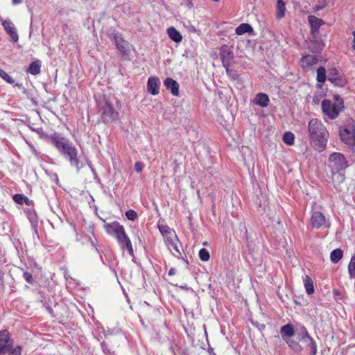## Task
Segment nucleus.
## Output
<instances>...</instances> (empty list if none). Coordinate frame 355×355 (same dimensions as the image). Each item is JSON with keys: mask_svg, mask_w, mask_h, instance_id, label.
I'll return each mask as SVG.
<instances>
[{"mask_svg": "<svg viewBox=\"0 0 355 355\" xmlns=\"http://www.w3.org/2000/svg\"><path fill=\"white\" fill-rule=\"evenodd\" d=\"M144 164L140 162H137L135 164V169L137 173H141L143 171Z\"/></svg>", "mask_w": 355, "mask_h": 355, "instance_id": "obj_41", "label": "nucleus"}, {"mask_svg": "<svg viewBox=\"0 0 355 355\" xmlns=\"http://www.w3.org/2000/svg\"><path fill=\"white\" fill-rule=\"evenodd\" d=\"M328 59L320 55H306L301 58V66L305 69H309L311 67L318 62L325 63Z\"/></svg>", "mask_w": 355, "mask_h": 355, "instance_id": "obj_8", "label": "nucleus"}, {"mask_svg": "<svg viewBox=\"0 0 355 355\" xmlns=\"http://www.w3.org/2000/svg\"><path fill=\"white\" fill-rule=\"evenodd\" d=\"M232 46H222L220 48V57L223 66H230L234 60Z\"/></svg>", "mask_w": 355, "mask_h": 355, "instance_id": "obj_12", "label": "nucleus"}, {"mask_svg": "<svg viewBox=\"0 0 355 355\" xmlns=\"http://www.w3.org/2000/svg\"><path fill=\"white\" fill-rule=\"evenodd\" d=\"M235 33L239 35H241L244 33L252 34L253 33V28L249 24L243 23L236 28Z\"/></svg>", "mask_w": 355, "mask_h": 355, "instance_id": "obj_22", "label": "nucleus"}, {"mask_svg": "<svg viewBox=\"0 0 355 355\" xmlns=\"http://www.w3.org/2000/svg\"><path fill=\"white\" fill-rule=\"evenodd\" d=\"M323 96L324 95L322 92L315 93L313 97V103L315 105H318Z\"/></svg>", "mask_w": 355, "mask_h": 355, "instance_id": "obj_40", "label": "nucleus"}, {"mask_svg": "<svg viewBox=\"0 0 355 355\" xmlns=\"http://www.w3.org/2000/svg\"><path fill=\"white\" fill-rule=\"evenodd\" d=\"M159 230L164 238L166 244L167 245L170 250H174L180 254V252L178 249V239L173 230L171 229L166 225H158Z\"/></svg>", "mask_w": 355, "mask_h": 355, "instance_id": "obj_4", "label": "nucleus"}, {"mask_svg": "<svg viewBox=\"0 0 355 355\" xmlns=\"http://www.w3.org/2000/svg\"><path fill=\"white\" fill-rule=\"evenodd\" d=\"M41 67L42 62L40 60H37L30 64L26 69V72L35 76L38 75L41 71Z\"/></svg>", "mask_w": 355, "mask_h": 355, "instance_id": "obj_20", "label": "nucleus"}, {"mask_svg": "<svg viewBox=\"0 0 355 355\" xmlns=\"http://www.w3.org/2000/svg\"><path fill=\"white\" fill-rule=\"evenodd\" d=\"M286 341L288 343V345L293 349H296L297 347H300V345L297 343L294 342L293 340L287 339Z\"/></svg>", "mask_w": 355, "mask_h": 355, "instance_id": "obj_43", "label": "nucleus"}, {"mask_svg": "<svg viewBox=\"0 0 355 355\" xmlns=\"http://www.w3.org/2000/svg\"><path fill=\"white\" fill-rule=\"evenodd\" d=\"M311 223L313 228L320 229L322 227L329 228L330 223L327 221L324 214L320 211H313L311 216Z\"/></svg>", "mask_w": 355, "mask_h": 355, "instance_id": "obj_9", "label": "nucleus"}, {"mask_svg": "<svg viewBox=\"0 0 355 355\" xmlns=\"http://www.w3.org/2000/svg\"><path fill=\"white\" fill-rule=\"evenodd\" d=\"M165 87L171 92L172 95L175 96H179V84L178 83L171 78H166L164 81Z\"/></svg>", "mask_w": 355, "mask_h": 355, "instance_id": "obj_16", "label": "nucleus"}, {"mask_svg": "<svg viewBox=\"0 0 355 355\" xmlns=\"http://www.w3.org/2000/svg\"><path fill=\"white\" fill-rule=\"evenodd\" d=\"M110 38L115 44H121L123 42L121 34L116 31H113V32L110 34Z\"/></svg>", "mask_w": 355, "mask_h": 355, "instance_id": "obj_31", "label": "nucleus"}, {"mask_svg": "<svg viewBox=\"0 0 355 355\" xmlns=\"http://www.w3.org/2000/svg\"><path fill=\"white\" fill-rule=\"evenodd\" d=\"M352 35L354 36V42L355 43V31H353Z\"/></svg>", "mask_w": 355, "mask_h": 355, "instance_id": "obj_46", "label": "nucleus"}, {"mask_svg": "<svg viewBox=\"0 0 355 355\" xmlns=\"http://www.w3.org/2000/svg\"><path fill=\"white\" fill-rule=\"evenodd\" d=\"M326 69L324 67H320L317 69V81L320 83H324L327 80Z\"/></svg>", "mask_w": 355, "mask_h": 355, "instance_id": "obj_30", "label": "nucleus"}, {"mask_svg": "<svg viewBox=\"0 0 355 355\" xmlns=\"http://www.w3.org/2000/svg\"><path fill=\"white\" fill-rule=\"evenodd\" d=\"M300 340L307 344L310 349V355H315L317 353V345L313 339L310 336L305 327L302 328V334Z\"/></svg>", "mask_w": 355, "mask_h": 355, "instance_id": "obj_13", "label": "nucleus"}, {"mask_svg": "<svg viewBox=\"0 0 355 355\" xmlns=\"http://www.w3.org/2000/svg\"><path fill=\"white\" fill-rule=\"evenodd\" d=\"M116 238L121 245V248L123 250L127 249L128 252L130 255H133V248L132 245V243L128 238V235L126 234L125 232V229L123 228V230L120 232L118 234H116Z\"/></svg>", "mask_w": 355, "mask_h": 355, "instance_id": "obj_11", "label": "nucleus"}, {"mask_svg": "<svg viewBox=\"0 0 355 355\" xmlns=\"http://www.w3.org/2000/svg\"><path fill=\"white\" fill-rule=\"evenodd\" d=\"M22 1H23V0H12V3L13 5H18V4L21 3Z\"/></svg>", "mask_w": 355, "mask_h": 355, "instance_id": "obj_45", "label": "nucleus"}, {"mask_svg": "<svg viewBox=\"0 0 355 355\" xmlns=\"http://www.w3.org/2000/svg\"><path fill=\"white\" fill-rule=\"evenodd\" d=\"M328 80L335 86L343 87L347 84L345 77L340 74V71L336 68L329 69Z\"/></svg>", "mask_w": 355, "mask_h": 355, "instance_id": "obj_10", "label": "nucleus"}, {"mask_svg": "<svg viewBox=\"0 0 355 355\" xmlns=\"http://www.w3.org/2000/svg\"><path fill=\"white\" fill-rule=\"evenodd\" d=\"M167 33L169 37L175 42H180L182 40V35L174 27H170L167 29Z\"/></svg>", "mask_w": 355, "mask_h": 355, "instance_id": "obj_27", "label": "nucleus"}, {"mask_svg": "<svg viewBox=\"0 0 355 355\" xmlns=\"http://www.w3.org/2000/svg\"><path fill=\"white\" fill-rule=\"evenodd\" d=\"M101 347L103 352L106 355H116L114 352L111 351V349L107 347V345L105 342H103L101 343Z\"/></svg>", "mask_w": 355, "mask_h": 355, "instance_id": "obj_38", "label": "nucleus"}, {"mask_svg": "<svg viewBox=\"0 0 355 355\" xmlns=\"http://www.w3.org/2000/svg\"><path fill=\"white\" fill-rule=\"evenodd\" d=\"M198 255H199L200 259L204 262L208 261L210 259L209 252L205 248L200 249L199 251Z\"/></svg>", "mask_w": 355, "mask_h": 355, "instance_id": "obj_34", "label": "nucleus"}, {"mask_svg": "<svg viewBox=\"0 0 355 355\" xmlns=\"http://www.w3.org/2000/svg\"><path fill=\"white\" fill-rule=\"evenodd\" d=\"M329 166L333 175L338 173L344 179L340 172L344 171L347 166V161L344 155L340 153H334L329 157Z\"/></svg>", "mask_w": 355, "mask_h": 355, "instance_id": "obj_6", "label": "nucleus"}, {"mask_svg": "<svg viewBox=\"0 0 355 355\" xmlns=\"http://www.w3.org/2000/svg\"><path fill=\"white\" fill-rule=\"evenodd\" d=\"M308 130L313 148L322 152L327 147L329 132L322 122L318 119H312L308 124Z\"/></svg>", "mask_w": 355, "mask_h": 355, "instance_id": "obj_2", "label": "nucleus"}, {"mask_svg": "<svg viewBox=\"0 0 355 355\" xmlns=\"http://www.w3.org/2000/svg\"><path fill=\"white\" fill-rule=\"evenodd\" d=\"M160 81L157 76H150L147 82V89L152 95H157L159 92Z\"/></svg>", "mask_w": 355, "mask_h": 355, "instance_id": "obj_15", "label": "nucleus"}, {"mask_svg": "<svg viewBox=\"0 0 355 355\" xmlns=\"http://www.w3.org/2000/svg\"><path fill=\"white\" fill-rule=\"evenodd\" d=\"M303 282L306 293L309 295L313 294L315 291V289L312 279L309 275H306L305 277L303 279Z\"/></svg>", "mask_w": 355, "mask_h": 355, "instance_id": "obj_24", "label": "nucleus"}, {"mask_svg": "<svg viewBox=\"0 0 355 355\" xmlns=\"http://www.w3.org/2000/svg\"><path fill=\"white\" fill-rule=\"evenodd\" d=\"M106 232L110 235L116 236L124 228L119 222L114 221L111 223H107L104 225Z\"/></svg>", "mask_w": 355, "mask_h": 355, "instance_id": "obj_17", "label": "nucleus"}, {"mask_svg": "<svg viewBox=\"0 0 355 355\" xmlns=\"http://www.w3.org/2000/svg\"><path fill=\"white\" fill-rule=\"evenodd\" d=\"M125 216L128 220H135L137 218L138 215L135 210L130 209L125 212Z\"/></svg>", "mask_w": 355, "mask_h": 355, "instance_id": "obj_37", "label": "nucleus"}, {"mask_svg": "<svg viewBox=\"0 0 355 355\" xmlns=\"http://www.w3.org/2000/svg\"><path fill=\"white\" fill-rule=\"evenodd\" d=\"M226 69V73L228 76L232 78L233 80H236L239 78V74L236 71L230 69V66H223Z\"/></svg>", "mask_w": 355, "mask_h": 355, "instance_id": "obj_35", "label": "nucleus"}, {"mask_svg": "<svg viewBox=\"0 0 355 355\" xmlns=\"http://www.w3.org/2000/svg\"><path fill=\"white\" fill-rule=\"evenodd\" d=\"M280 332L284 340H286L288 338L292 337L295 334L293 327L290 324L282 326Z\"/></svg>", "mask_w": 355, "mask_h": 355, "instance_id": "obj_19", "label": "nucleus"}, {"mask_svg": "<svg viewBox=\"0 0 355 355\" xmlns=\"http://www.w3.org/2000/svg\"><path fill=\"white\" fill-rule=\"evenodd\" d=\"M2 25L7 34L10 36V42L13 43L17 42L18 41L19 37L13 23L10 20H4L2 22Z\"/></svg>", "mask_w": 355, "mask_h": 355, "instance_id": "obj_14", "label": "nucleus"}, {"mask_svg": "<svg viewBox=\"0 0 355 355\" xmlns=\"http://www.w3.org/2000/svg\"><path fill=\"white\" fill-rule=\"evenodd\" d=\"M23 277L28 283H32L33 281V276L32 275L28 272H25L23 274Z\"/></svg>", "mask_w": 355, "mask_h": 355, "instance_id": "obj_42", "label": "nucleus"}, {"mask_svg": "<svg viewBox=\"0 0 355 355\" xmlns=\"http://www.w3.org/2000/svg\"><path fill=\"white\" fill-rule=\"evenodd\" d=\"M295 137L292 132L287 131L284 134L282 140L284 144L288 146H293L295 142Z\"/></svg>", "mask_w": 355, "mask_h": 355, "instance_id": "obj_29", "label": "nucleus"}, {"mask_svg": "<svg viewBox=\"0 0 355 355\" xmlns=\"http://www.w3.org/2000/svg\"><path fill=\"white\" fill-rule=\"evenodd\" d=\"M353 46L354 50L355 51V46Z\"/></svg>", "mask_w": 355, "mask_h": 355, "instance_id": "obj_48", "label": "nucleus"}, {"mask_svg": "<svg viewBox=\"0 0 355 355\" xmlns=\"http://www.w3.org/2000/svg\"><path fill=\"white\" fill-rule=\"evenodd\" d=\"M341 140L347 145L355 144V125L352 119H348L346 123L340 128Z\"/></svg>", "mask_w": 355, "mask_h": 355, "instance_id": "obj_5", "label": "nucleus"}, {"mask_svg": "<svg viewBox=\"0 0 355 355\" xmlns=\"http://www.w3.org/2000/svg\"><path fill=\"white\" fill-rule=\"evenodd\" d=\"M213 1H216V2H217V1H218L219 0H213Z\"/></svg>", "mask_w": 355, "mask_h": 355, "instance_id": "obj_47", "label": "nucleus"}, {"mask_svg": "<svg viewBox=\"0 0 355 355\" xmlns=\"http://www.w3.org/2000/svg\"><path fill=\"white\" fill-rule=\"evenodd\" d=\"M286 4L284 0H277L276 4V17L279 19L285 16Z\"/></svg>", "mask_w": 355, "mask_h": 355, "instance_id": "obj_21", "label": "nucleus"}, {"mask_svg": "<svg viewBox=\"0 0 355 355\" xmlns=\"http://www.w3.org/2000/svg\"><path fill=\"white\" fill-rule=\"evenodd\" d=\"M336 101L324 99L322 101V110L323 113L330 119H336L340 111L344 108V101L339 96H335Z\"/></svg>", "mask_w": 355, "mask_h": 355, "instance_id": "obj_3", "label": "nucleus"}, {"mask_svg": "<svg viewBox=\"0 0 355 355\" xmlns=\"http://www.w3.org/2000/svg\"><path fill=\"white\" fill-rule=\"evenodd\" d=\"M13 340L10 338L8 330L0 331V355H3L12 348Z\"/></svg>", "mask_w": 355, "mask_h": 355, "instance_id": "obj_7", "label": "nucleus"}, {"mask_svg": "<svg viewBox=\"0 0 355 355\" xmlns=\"http://www.w3.org/2000/svg\"><path fill=\"white\" fill-rule=\"evenodd\" d=\"M103 114L110 118L113 117L114 108L111 103H107L103 108Z\"/></svg>", "mask_w": 355, "mask_h": 355, "instance_id": "obj_33", "label": "nucleus"}, {"mask_svg": "<svg viewBox=\"0 0 355 355\" xmlns=\"http://www.w3.org/2000/svg\"><path fill=\"white\" fill-rule=\"evenodd\" d=\"M49 139L60 155L69 162L70 165L79 169L78 150L76 146L69 139L58 132L51 135Z\"/></svg>", "mask_w": 355, "mask_h": 355, "instance_id": "obj_1", "label": "nucleus"}, {"mask_svg": "<svg viewBox=\"0 0 355 355\" xmlns=\"http://www.w3.org/2000/svg\"><path fill=\"white\" fill-rule=\"evenodd\" d=\"M343 257V252L341 249L334 250L330 254L331 261L334 263H338Z\"/></svg>", "mask_w": 355, "mask_h": 355, "instance_id": "obj_26", "label": "nucleus"}, {"mask_svg": "<svg viewBox=\"0 0 355 355\" xmlns=\"http://www.w3.org/2000/svg\"><path fill=\"white\" fill-rule=\"evenodd\" d=\"M308 21L311 28L316 30L319 29L320 26L324 24L323 20L313 15H309L308 17Z\"/></svg>", "mask_w": 355, "mask_h": 355, "instance_id": "obj_25", "label": "nucleus"}, {"mask_svg": "<svg viewBox=\"0 0 355 355\" xmlns=\"http://www.w3.org/2000/svg\"><path fill=\"white\" fill-rule=\"evenodd\" d=\"M176 272V270L175 268H171L168 271V275L172 276L174 275Z\"/></svg>", "mask_w": 355, "mask_h": 355, "instance_id": "obj_44", "label": "nucleus"}, {"mask_svg": "<svg viewBox=\"0 0 355 355\" xmlns=\"http://www.w3.org/2000/svg\"><path fill=\"white\" fill-rule=\"evenodd\" d=\"M22 352V347L20 345L17 346L16 347L11 349L10 350L8 355H21Z\"/></svg>", "mask_w": 355, "mask_h": 355, "instance_id": "obj_39", "label": "nucleus"}, {"mask_svg": "<svg viewBox=\"0 0 355 355\" xmlns=\"http://www.w3.org/2000/svg\"><path fill=\"white\" fill-rule=\"evenodd\" d=\"M348 271L351 279H355V255L350 260L348 265Z\"/></svg>", "mask_w": 355, "mask_h": 355, "instance_id": "obj_32", "label": "nucleus"}, {"mask_svg": "<svg viewBox=\"0 0 355 355\" xmlns=\"http://www.w3.org/2000/svg\"><path fill=\"white\" fill-rule=\"evenodd\" d=\"M119 55L122 60H129L131 52L130 46H116Z\"/></svg>", "mask_w": 355, "mask_h": 355, "instance_id": "obj_23", "label": "nucleus"}, {"mask_svg": "<svg viewBox=\"0 0 355 355\" xmlns=\"http://www.w3.org/2000/svg\"><path fill=\"white\" fill-rule=\"evenodd\" d=\"M13 200L19 205H22L23 204H25L26 205H30L31 200L28 199V198L26 197L25 196L22 194H15L13 196Z\"/></svg>", "mask_w": 355, "mask_h": 355, "instance_id": "obj_28", "label": "nucleus"}, {"mask_svg": "<svg viewBox=\"0 0 355 355\" xmlns=\"http://www.w3.org/2000/svg\"><path fill=\"white\" fill-rule=\"evenodd\" d=\"M269 101V97L266 94L259 93L255 96L253 103L262 107H266L268 105Z\"/></svg>", "mask_w": 355, "mask_h": 355, "instance_id": "obj_18", "label": "nucleus"}, {"mask_svg": "<svg viewBox=\"0 0 355 355\" xmlns=\"http://www.w3.org/2000/svg\"><path fill=\"white\" fill-rule=\"evenodd\" d=\"M0 77L8 83H13V78L10 76L4 70L0 68Z\"/></svg>", "mask_w": 355, "mask_h": 355, "instance_id": "obj_36", "label": "nucleus"}]
</instances>
